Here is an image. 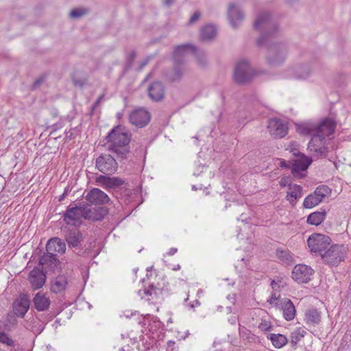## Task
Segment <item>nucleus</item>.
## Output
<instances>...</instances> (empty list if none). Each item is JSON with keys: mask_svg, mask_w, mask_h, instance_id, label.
Instances as JSON below:
<instances>
[{"mask_svg": "<svg viewBox=\"0 0 351 351\" xmlns=\"http://www.w3.org/2000/svg\"><path fill=\"white\" fill-rule=\"evenodd\" d=\"M131 136L130 132L125 127H114L106 136L108 149L117 157L125 158L130 152Z\"/></svg>", "mask_w": 351, "mask_h": 351, "instance_id": "nucleus-1", "label": "nucleus"}, {"mask_svg": "<svg viewBox=\"0 0 351 351\" xmlns=\"http://www.w3.org/2000/svg\"><path fill=\"white\" fill-rule=\"evenodd\" d=\"M47 254L40 258V264L53 267L59 263L57 256L62 254L66 250L65 243L58 237L49 239L46 245Z\"/></svg>", "mask_w": 351, "mask_h": 351, "instance_id": "nucleus-2", "label": "nucleus"}, {"mask_svg": "<svg viewBox=\"0 0 351 351\" xmlns=\"http://www.w3.org/2000/svg\"><path fill=\"white\" fill-rule=\"evenodd\" d=\"M254 29L262 32L257 40L258 45H263L267 36L274 34L277 29L275 23L271 21L270 15L267 12L260 14L254 24Z\"/></svg>", "mask_w": 351, "mask_h": 351, "instance_id": "nucleus-3", "label": "nucleus"}, {"mask_svg": "<svg viewBox=\"0 0 351 351\" xmlns=\"http://www.w3.org/2000/svg\"><path fill=\"white\" fill-rule=\"evenodd\" d=\"M348 252V248L344 245H332L322 254L323 261L330 266H337L344 261Z\"/></svg>", "mask_w": 351, "mask_h": 351, "instance_id": "nucleus-4", "label": "nucleus"}, {"mask_svg": "<svg viewBox=\"0 0 351 351\" xmlns=\"http://www.w3.org/2000/svg\"><path fill=\"white\" fill-rule=\"evenodd\" d=\"M295 144V143H292L287 149L293 152L294 156H298V158L295 159L292 164L291 172L295 177L302 178L304 177L302 173L305 171L311 165V160L304 154H300V152L296 148L293 147Z\"/></svg>", "mask_w": 351, "mask_h": 351, "instance_id": "nucleus-5", "label": "nucleus"}, {"mask_svg": "<svg viewBox=\"0 0 351 351\" xmlns=\"http://www.w3.org/2000/svg\"><path fill=\"white\" fill-rule=\"evenodd\" d=\"M255 73L247 60L238 61L234 66L233 80L237 84H245L249 82Z\"/></svg>", "mask_w": 351, "mask_h": 351, "instance_id": "nucleus-6", "label": "nucleus"}, {"mask_svg": "<svg viewBox=\"0 0 351 351\" xmlns=\"http://www.w3.org/2000/svg\"><path fill=\"white\" fill-rule=\"evenodd\" d=\"M330 242L329 237L319 233L311 234L307 240L310 251L312 253H318L321 256L330 246Z\"/></svg>", "mask_w": 351, "mask_h": 351, "instance_id": "nucleus-7", "label": "nucleus"}, {"mask_svg": "<svg viewBox=\"0 0 351 351\" xmlns=\"http://www.w3.org/2000/svg\"><path fill=\"white\" fill-rule=\"evenodd\" d=\"M287 56V48L283 43H272L268 47L267 60L271 66L282 63Z\"/></svg>", "mask_w": 351, "mask_h": 351, "instance_id": "nucleus-8", "label": "nucleus"}, {"mask_svg": "<svg viewBox=\"0 0 351 351\" xmlns=\"http://www.w3.org/2000/svg\"><path fill=\"white\" fill-rule=\"evenodd\" d=\"M97 169L107 175L114 173L118 168L116 160L110 154H102L96 160Z\"/></svg>", "mask_w": 351, "mask_h": 351, "instance_id": "nucleus-9", "label": "nucleus"}, {"mask_svg": "<svg viewBox=\"0 0 351 351\" xmlns=\"http://www.w3.org/2000/svg\"><path fill=\"white\" fill-rule=\"evenodd\" d=\"M267 129L270 135L275 138H283L288 132L287 123L277 118L269 120Z\"/></svg>", "mask_w": 351, "mask_h": 351, "instance_id": "nucleus-10", "label": "nucleus"}, {"mask_svg": "<svg viewBox=\"0 0 351 351\" xmlns=\"http://www.w3.org/2000/svg\"><path fill=\"white\" fill-rule=\"evenodd\" d=\"M314 270L311 267L298 264L293 269L292 278L298 283H306L311 279Z\"/></svg>", "mask_w": 351, "mask_h": 351, "instance_id": "nucleus-11", "label": "nucleus"}, {"mask_svg": "<svg viewBox=\"0 0 351 351\" xmlns=\"http://www.w3.org/2000/svg\"><path fill=\"white\" fill-rule=\"evenodd\" d=\"M130 123L138 128L145 127L150 121L149 113L143 108L133 110L129 116Z\"/></svg>", "mask_w": 351, "mask_h": 351, "instance_id": "nucleus-12", "label": "nucleus"}, {"mask_svg": "<svg viewBox=\"0 0 351 351\" xmlns=\"http://www.w3.org/2000/svg\"><path fill=\"white\" fill-rule=\"evenodd\" d=\"M325 143V139L313 134L308 143V149L315 156H325L328 152Z\"/></svg>", "mask_w": 351, "mask_h": 351, "instance_id": "nucleus-13", "label": "nucleus"}, {"mask_svg": "<svg viewBox=\"0 0 351 351\" xmlns=\"http://www.w3.org/2000/svg\"><path fill=\"white\" fill-rule=\"evenodd\" d=\"M335 128V121L332 119L326 118L319 124L315 123V130L313 134L326 140L327 136H330L333 134Z\"/></svg>", "mask_w": 351, "mask_h": 351, "instance_id": "nucleus-14", "label": "nucleus"}, {"mask_svg": "<svg viewBox=\"0 0 351 351\" xmlns=\"http://www.w3.org/2000/svg\"><path fill=\"white\" fill-rule=\"evenodd\" d=\"M83 217L82 207H69L64 215V221L66 223L77 226L80 223Z\"/></svg>", "mask_w": 351, "mask_h": 351, "instance_id": "nucleus-15", "label": "nucleus"}, {"mask_svg": "<svg viewBox=\"0 0 351 351\" xmlns=\"http://www.w3.org/2000/svg\"><path fill=\"white\" fill-rule=\"evenodd\" d=\"M228 18L231 26L236 28L243 20L244 15L240 7L235 3H230L228 7Z\"/></svg>", "mask_w": 351, "mask_h": 351, "instance_id": "nucleus-16", "label": "nucleus"}, {"mask_svg": "<svg viewBox=\"0 0 351 351\" xmlns=\"http://www.w3.org/2000/svg\"><path fill=\"white\" fill-rule=\"evenodd\" d=\"M86 199L88 202L95 205H102L108 203L110 200L108 196L101 190L95 188L90 191Z\"/></svg>", "mask_w": 351, "mask_h": 351, "instance_id": "nucleus-17", "label": "nucleus"}, {"mask_svg": "<svg viewBox=\"0 0 351 351\" xmlns=\"http://www.w3.org/2000/svg\"><path fill=\"white\" fill-rule=\"evenodd\" d=\"M83 217L84 219L99 221L103 219L106 213V209L104 207H82Z\"/></svg>", "mask_w": 351, "mask_h": 351, "instance_id": "nucleus-18", "label": "nucleus"}, {"mask_svg": "<svg viewBox=\"0 0 351 351\" xmlns=\"http://www.w3.org/2000/svg\"><path fill=\"white\" fill-rule=\"evenodd\" d=\"M187 71L184 62H175L173 61V68L167 75V79L172 82H180L186 74Z\"/></svg>", "mask_w": 351, "mask_h": 351, "instance_id": "nucleus-19", "label": "nucleus"}, {"mask_svg": "<svg viewBox=\"0 0 351 351\" xmlns=\"http://www.w3.org/2000/svg\"><path fill=\"white\" fill-rule=\"evenodd\" d=\"M30 301L26 295H21L19 298L14 301L13 310L16 315L23 317L27 312Z\"/></svg>", "mask_w": 351, "mask_h": 351, "instance_id": "nucleus-20", "label": "nucleus"}, {"mask_svg": "<svg viewBox=\"0 0 351 351\" xmlns=\"http://www.w3.org/2000/svg\"><path fill=\"white\" fill-rule=\"evenodd\" d=\"M278 308L282 310L283 317L287 321H291L295 318L296 310L291 300L282 298L280 300V306Z\"/></svg>", "mask_w": 351, "mask_h": 351, "instance_id": "nucleus-21", "label": "nucleus"}, {"mask_svg": "<svg viewBox=\"0 0 351 351\" xmlns=\"http://www.w3.org/2000/svg\"><path fill=\"white\" fill-rule=\"evenodd\" d=\"M95 182L97 185L106 189L117 187L122 185L124 183V181L119 178H111L101 175L95 178Z\"/></svg>", "mask_w": 351, "mask_h": 351, "instance_id": "nucleus-22", "label": "nucleus"}, {"mask_svg": "<svg viewBox=\"0 0 351 351\" xmlns=\"http://www.w3.org/2000/svg\"><path fill=\"white\" fill-rule=\"evenodd\" d=\"M195 49V47L189 43L178 45L173 50V61L175 62H183L182 58L190 53H193Z\"/></svg>", "mask_w": 351, "mask_h": 351, "instance_id": "nucleus-23", "label": "nucleus"}, {"mask_svg": "<svg viewBox=\"0 0 351 351\" xmlns=\"http://www.w3.org/2000/svg\"><path fill=\"white\" fill-rule=\"evenodd\" d=\"M148 93L153 101H158L164 98L165 89L163 84L160 82L152 83L149 88Z\"/></svg>", "mask_w": 351, "mask_h": 351, "instance_id": "nucleus-24", "label": "nucleus"}, {"mask_svg": "<svg viewBox=\"0 0 351 351\" xmlns=\"http://www.w3.org/2000/svg\"><path fill=\"white\" fill-rule=\"evenodd\" d=\"M29 280L34 289L41 288L45 282L46 277L39 269H34L29 273Z\"/></svg>", "mask_w": 351, "mask_h": 351, "instance_id": "nucleus-25", "label": "nucleus"}, {"mask_svg": "<svg viewBox=\"0 0 351 351\" xmlns=\"http://www.w3.org/2000/svg\"><path fill=\"white\" fill-rule=\"evenodd\" d=\"M303 195L302 188L298 184L290 186L287 193L286 199L294 206Z\"/></svg>", "mask_w": 351, "mask_h": 351, "instance_id": "nucleus-26", "label": "nucleus"}, {"mask_svg": "<svg viewBox=\"0 0 351 351\" xmlns=\"http://www.w3.org/2000/svg\"><path fill=\"white\" fill-rule=\"evenodd\" d=\"M33 303L38 311H44L49 308L51 301L45 294L38 292L33 298Z\"/></svg>", "mask_w": 351, "mask_h": 351, "instance_id": "nucleus-27", "label": "nucleus"}, {"mask_svg": "<svg viewBox=\"0 0 351 351\" xmlns=\"http://www.w3.org/2000/svg\"><path fill=\"white\" fill-rule=\"evenodd\" d=\"M304 321L308 326H315L319 324L321 321L320 313L315 308L306 310L304 314Z\"/></svg>", "mask_w": 351, "mask_h": 351, "instance_id": "nucleus-28", "label": "nucleus"}, {"mask_svg": "<svg viewBox=\"0 0 351 351\" xmlns=\"http://www.w3.org/2000/svg\"><path fill=\"white\" fill-rule=\"evenodd\" d=\"M298 133L302 135H313L315 130V123L311 121H305L295 124Z\"/></svg>", "mask_w": 351, "mask_h": 351, "instance_id": "nucleus-29", "label": "nucleus"}, {"mask_svg": "<svg viewBox=\"0 0 351 351\" xmlns=\"http://www.w3.org/2000/svg\"><path fill=\"white\" fill-rule=\"evenodd\" d=\"M311 74V69L307 64H302L293 71V77L296 80H306Z\"/></svg>", "mask_w": 351, "mask_h": 351, "instance_id": "nucleus-30", "label": "nucleus"}, {"mask_svg": "<svg viewBox=\"0 0 351 351\" xmlns=\"http://www.w3.org/2000/svg\"><path fill=\"white\" fill-rule=\"evenodd\" d=\"M67 284V278L64 276H59L52 282L51 289L56 293H60L65 290Z\"/></svg>", "mask_w": 351, "mask_h": 351, "instance_id": "nucleus-31", "label": "nucleus"}, {"mask_svg": "<svg viewBox=\"0 0 351 351\" xmlns=\"http://www.w3.org/2000/svg\"><path fill=\"white\" fill-rule=\"evenodd\" d=\"M82 234L77 230L69 231L66 236V240L70 247H77L82 241Z\"/></svg>", "mask_w": 351, "mask_h": 351, "instance_id": "nucleus-32", "label": "nucleus"}, {"mask_svg": "<svg viewBox=\"0 0 351 351\" xmlns=\"http://www.w3.org/2000/svg\"><path fill=\"white\" fill-rule=\"evenodd\" d=\"M326 212L324 210L314 212L307 217V222L311 225L318 226L326 218Z\"/></svg>", "mask_w": 351, "mask_h": 351, "instance_id": "nucleus-33", "label": "nucleus"}, {"mask_svg": "<svg viewBox=\"0 0 351 351\" xmlns=\"http://www.w3.org/2000/svg\"><path fill=\"white\" fill-rule=\"evenodd\" d=\"M217 34V29L213 25H206L201 29V38L203 40H210L214 38Z\"/></svg>", "mask_w": 351, "mask_h": 351, "instance_id": "nucleus-34", "label": "nucleus"}, {"mask_svg": "<svg viewBox=\"0 0 351 351\" xmlns=\"http://www.w3.org/2000/svg\"><path fill=\"white\" fill-rule=\"evenodd\" d=\"M267 338L271 340L276 348H280L288 342L287 337L281 334H269Z\"/></svg>", "mask_w": 351, "mask_h": 351, "instance_id": "nucleus-35", "label": "nucleus"}, {"mask_svg": "<svg viewBox=\"0 0 351 351\" xmlns=\"http://www.w3.org/2000/svg\"><path fill=\"white\" fill-rule=\"evenodd\" d=\"M276 256L282 263L285 265H290L294 261L292 254L287 250H278Z\"/></svg>", "mask_w": 351, "mask_h": 351, "instance_id": "nucleus-36", "label": "nucleus"}, {"mask_svg": "<svg viewBox=\"0 0 351 351\" xmlns=\"http://www.w3.org/2000/svg\"><path fill=\"white\" fill-rule=\"evenodd\" d=\"M331 193L330 189L326 185H320L314 191L313 193L317 197L319 204Z\"/></svg>", "mask_w": 351, "mask_h": 351, "instance_id": "nucleus-37", "label": "nucleus"}, {"mask_svg": "<svg viewBox=\"0 0 351 351\" xmlns=\"http://www.w3.org/2000/svg\"><path fill=\"white\" fill-rule=\"evenodd\" d=\"M319 204L317 197L313 193L305 197L303 206L306 208H311Z\"/></svg>", "mask_w": 351, "mask_h": 351, "instance_id": "nucleus-38", "label": "nucleus"}, {"mask_svg": "<svg viewBox=\"0 0 351 351\" xmlns=\"http://www.w3.org/2000/svg\"><path fill=\"white\" fill-rule=\"evenodd\" d=\"M194 54L197 64L201 66H204L206 64V55L204 51L197 50L196 48L195 49V51L193 52Z\"/></svg>", "mask_w": 351, "mask_h": 351, "instance_id": "nucleus-39", "label": "nucleus"}, {"mask_svg": "<svg viewBox=\"0 0 351 351\" xmlns=\"http://www.w3.org/2000/svg\"><path fill=\"white\" fill-rule=\"evenodd\" d=\"M0 342L10 347H14V341L4 332L0 330Z\"/></svg>", "mask_w": 351, "mask_h": 351, "instance_id": "nucleus-40", "label": "nucleus"}, {"mask_svg": "<svg viewBox=\"0 0 351 351\" xmlns=\"http://www.w3.org/2000/svg\"><path fill=\"white\" fill-rule=\"evenodd\" d=\"M280 295H277L276 293H274L271 294V295L270 296L269 299L267 300V302L276 306V307H279L280 306Z\"/></svg>", "mask_w": 351, "mask_h": 351, "instance_id": "nucleus-41", "label": "nucleus"}, {"mask_svg": "<svg viewBox=\"0 0 351 351\" xmlns=\"http://www.w3.org/2000/svg\"><path fill=\"white\" fill-rule=\"evenodd\" d=\"M258 328L263 331H269L271 328V324L269 322L264 320L259 324Z\"/></svg>", "mask_w": 351, "mask_h": 351, "instance_id": "nucleus-42", "label": "nucleus"}, {"mask_svg": "<svg viewBox=\"0 0 351 351\" xmlns=\"http://www.w3.org/2000/svg\"><path fill=\"white\" fill-rule=\"evenodd\" d=\"M85 12L84 10L80 9H75L70 12V16L72 18H79L83 16Z\"/></svg>", "mask_w": 351, "mask_h": 351, "instance_id": "nucleus-43", "label": "nucleus"}, {"mask_svg": "<svg viewBox=\"0 0 351 351\" xmlns=\"http://www.w3.org/2000/svg\"><path fill=\"white\" fill-rule=\"evenodd\" d=\"M291 179L289 178V177H283L281 178L280 181V185L282 187H285V186H292L293 184H291Z\"/></svg>", "mask_w": 351, "mask_h": 351, "instance_id": "nucleus-44", "label": "nucleus"}, {"mask_svg": "<svg viewBox=\"0 0 351 351\" xmlns=\"http://www.w3.org/2000/svg\"><path fill=\"white\" fill-rule=\"evenodd\" d=\"M201 14L199 12H195L190 18L189 23L192 25L197 21L200 18Z\"/></svg>", "mask_w": 351, "mask_h": 351, "instance_id": "nucleus-45", "label": "nucleus"}, {"mask_svg": "<svg viewBox=\"0 0 351 351\" xmlns=\"http://www.w3.org/2000/svg\"><path fill=\"white\" fill-rule=\"evenodd\" d=\"M301 337L297 335V332H292L291 335V341L293 345H295L300 340Z\"/></svg>", "mask_w": 351, "mask_h": 351, "instance_id": "nucleus-46", "label": "nucleus"}, {"mask_svg": "<svg viewBox=\"0 0 351 351\" xmlns=\"http://www.w3.org/2000/svg\"><path fill=\"white\" fill-rule=\"evenodd\" d=\"M226 299L230 304L234 305L236 302V295L234 293L229 294L227 295Z\"/></svg>", "mask_w": 351, "mask_h": 351, "instance_id": "nucleus-47", "label": "nucleus"}, {"mask_svg": "<svg viewBox=\"0 0 351 351\" xmlns=\"http://www.w3.org/2000/svg\"><path fill=\"white\" fill-rule=\"evenodd\" d=\"M294 332H297V335L300 336V337H303L304 336V335L306 334L305 330L302 328H298V330H296Z\"/></svg>", "mask_w": 351, "mask_h": 351, "instance_id": "nucleus-48", "label": "nucleus"}, {"mask_svg": "<svg viewBox=\"0 0 351 351\" xmlns=\"http://www.w3.org/2000/svg\"><path fill=\"white\" fill-rule=\"evenodd\" d=\"M178 251L177 248H175V247H172L169 250V252H168V254L169 255H173L175 253H176Z\"/></svg>", "mask_w": 351, "mask_h": 351, "instance_id": "nucleus-49", "label": "nucleus"}, {"mask_svg": "<svg viewBox=\"0 0 351 351\" xmlns=\"http://www.w3.org/2000/svg\"><path fill=\"white\" fill-rule=\"evenodd\" d=\"M271 287L274 290H276L277 288L279 287V286L278 285L277 282H276L274 280H273L271 282Z\"/></svg>", "mask_w": 351, "mask_h": 351, "instance_id": "nucleus-50", "label": "nucleus"}, {"mask_svg": "<svg viewBox=\"0 0 351 351\" xmlns=\"http://www.w3.org/2000/svg\"><path fill=\"white\" fill-rule=\"evenodd\" d=\"M173 1L174 0H165L164 3L166 5L169 6L173 3Z\"/></svg>", "mask_w": 351, "mask_h": 351, "instance_id": "nucleus-51", "label": "nucleus"}, {"mask_svg": "<svg viewBox=\"0 0 351 351\" xmlns=\"http://www.w3.org/2000/svg\"><path fill=\"white\" fill-rule=\"evenodd\" d=\"M229 321L231 322L232 324H235L236 321H237V317L236 316H232L230 319Z\"/></svg>", "mask_w": 351, "mask_h": 351, "instance_id": "nucleus-52", "label": "nucleus"}, {"mask_svg": "<svg viewBox=\"0 0 351 351\" xmlns=\"http://www.w3.org/2000/svg\"><path fill=\"white\" fill-rule=\"evenodd\" d=\"M280 166L282 167H287L288 165L285 160H281L280 161Z\"/></svg>", "mask_w": 351, "mask_h": 351, "instance_id": "nucleus-53", "label": "nucleus"}, {"mask_svg": "<svg viewBox=\"0 0 351 351\" xmlns=\"http://www.w3.org/2000/svg\"><path fill=\"white\" fill-rule=\"evenodd\" d=\"M73 83H74V84L75 86H81L82 85V83L80 82V81H77V80H73Z\"/></svg>", "mask_w": 351, "mask_h": 351, "instance_id": "nucleus-54", "label": "nucleus"}, {"mask_svg": "<svg viewBox=\"0 0 351 351\" xmlns=\"http://www.w3.org/2000/svg\"><path fill=\"white\" fill-rule=\"evenodd\" d=\"M226 310H227L228 313H229L232 312V306H230L229 305H227Z\"/></svg>", "mask_w": 351, "mask_h": 351, "instance_id": "nucleus-55", "label": "nucleus"}, {"mask_svg": "<svg viewBox=\"0 0 351 351\" xmlns=\"http://www.w3.org/2000/svg\"><path fill=\"white\" fill-rule=\"evenodd\" d=\"M103 98V96H100L97 100L96 101L95 104V106L98 105L99 104V102L101 101V100Z\"/></svg>", "mask_w": 351, "mask_h": 351, "instance_id": "nucleus-56", "label": "nucleus"}, {"mask_svg": "<svg viewBox=\"0 0 351 351\" xmlns=\"http://www.w3.org/2000/svg\"><path fill=\"white\" fill-rule=\"evenodd\" d=\"M134 57H135V53H134V52H132V54L130 55V60L131 61H132L134 60Z\"/></svg>", "mask_w": 351, "mask_h": 351, "instance_id": "nucleus-57", "label": "nucleus"}, {"mask_svg": "<svg viewBox=\"0 0 351 351\" xmlns=\"http://www.w3.org/2000/svg\"><path fill=\"white\" fill-rule=\"evenodd\" d=\"M180 265H177L176 266H175V267L173 268V270H178V269H180Z\"/></svg>", "mask_w": 351, "mask_h": 351, "instance_id": "nucleus-58", "label": "nucleus"}, {"mask_svg": "<svg viewBox=\"0 0 351 351\" xmlns=\"http://www.w3.org/2000/svg\"><path fill=\"white\" fill-rule=\"evenodd\" d=\"M222 308H223L222 306H219L218 311H222Z\"/></svg>", "mask_w": 351, "mask_h": 351, "instance_id": "nucleus-59", "label": "nucleus"}, {"mask_svg": "<svg viewBox=\"0 0 351 351\" xmlns=\"http://www.w3.org/2000/svg\"><path fill=\"white\" fill-rule=\"evenodd\" d=\"M144 292H145V293H146V294H150L149 291H145Z\"/></svg>", "mask_w": 351, "mask_h": 351, "instance_id": "nucleus-60", "label": "nucleus"}, {"mask_svg": "<svg viewBox=\"0 0 351 351\" xmlns=\"http://www.w3.org/2000/svg\"><path fill=\"white\" fill-rule=\"evenodd\" d=\"M147 61H145V62L143 64V65H142V66H145V65H146V64H147Z\"/></svg>", "mask_w": 351, "mask_h": 351, "instance_id": "nucleus-61", "label": "nucleus"}]
</instances>
